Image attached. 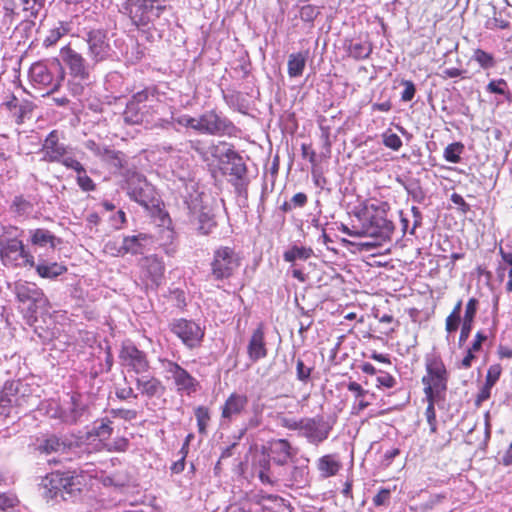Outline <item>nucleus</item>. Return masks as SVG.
Wrapping results in <instances>:
<instances>
[{"label":"nucleus","mask_w":512,"mask_h":512,"mask_svg":"<svg viewBox=\"0 0 512 512\" xmlns=\"http://www.w3.org/2000/svg\"><path fill=\"white\" fill-rule=\"evenodd\" d=\"M159 89L157 85L145 86L143 89L133 93L123 111V121L127 125H149L154 121L157 111L153 105L159 101Z\"/></svg>","instance_id":"obj_1"},{"label":"nucleus","mask_w":512,"mask_h":512,"mask_svg":"<svg viewBox=\"0 0 512 512\" xmlns=\"http://www.w3.org/2000/svg\"><path fill=\"white\" fill-rule=\"evenodd\" d=\"M450 373L440 355L425 358V374L422 376L425 397L445 399Z\"/></svg>","instance_id":"obj_2"},{"label":"nucleus","mask_w":512,"mask_h":512,"mask_svg":"<svg viewBox=\"0 0 512 512\" xmlns=\"http://www.w3.org/2000/svg\"><path fill=\"white\" fill-rule=\"evenodd\" d=\"M122 7L132 24L140 31H150L166 10L157 0H123Z\"/></svg>","instance_id":"obj_3"},{"label":"nucleus","mask_w":512,"mask_h":512,"mask_svg":"<svg viewBox=\"0 0 512 512\" xmlns=\"http://www.w3.org/2000/svg\"><path fill=\"white\" fill-rule=\"evenodd\" d=\"M241 256L234 247L221 245L213 250L209 262V275L213 281L229 280L241 266Z\"/></svg>","instance_id":"obj_4"},{"label":"nucleus","mask_w":512,"mask_h":512,"mask_svg":"<svg viewBox=\"0 0 512 512\" xmlns=\"http://www.w3.org/2000/svg\"><path fill=\"white\" fill-rule=\"evenodd\" d=\"M0 260L7 268L35 266L34 256L26 249L23 241L5 231L0 236Z\"/></svg>","instance_id":"obj_5"},{"label":"nucleus","mask_w":512,"mask_h":512,"mask_svg":"<svg viewBox=\"0 0 512 512\" xmlns=\"http://www.w3.org/2000/svg\"><path fill=\"white\" fill-rule=\"evenodd\" d=\"M61 139V131L54 129L49 132L40 148L41 160L46 163H59L67 168V164L76 158L71 155L70 148L61 142Z\"/></svg>","instance_id":"obj_6"},{"label":"nucleus","mask_w":512,"mask_h":512,"mask_svg":"<svg viewBox=\"0 0 512 512\" xmlns=\"http://www.w3.org/2000/svg\"><path fill=\"white\" fill-rule=\"evenodd\" d=\"M54 67L57 72L56 75L54 71L42 61L33 63L29 70V78L34 85L41 88H50L47 95L58 91L65 78V72L58 59L55 60Z\"/></svg>","instance_id":"obj_7"},{"label":"nucleus","mask_w":512,"mask_h":512,"mask_svg":"<svg viewBox=\"0 0 512 512\" xmlns=\"http://www.w3.org/2000/svg\"><path fill=\"white\" fill-rule=\"evenodd\" d=\"M169 328L189 349L200 347L205 337V327L186 318L174 319Z\"/></svg>","instance_id":"obj_8"},{"label":"nucleus","mask_w":512,"mask_h":512,"mask_svg":"<svg viewBox=\"0 0 512 512\" xmlns=\"http://www.w3.org/2000/svg\"><path fill=\"white\" fill-rule=\"evenodd\" d=\"M127 194L147 210L159 205L154 187L139 174H133L127 179Z\"/></svg>","instance_id":"obj_9"},{"label":"nucleus","mask_w":512,"mask_h":512,"mask_svg":"<svg viewBox=\"0 0 512 512\" xmlns=\"http://www.w3.org/2000/svg\"><path fill=\"white\" fill-rule=\"evenodd\" d=\"M121 365L136 374H142L150 369V362L144 351L138 349L132 342H124L119 351Z\"/></svg>","instance_id":"obj_10"},{"label":"nucleus","mask_w":512,"mask_h":512,"mask_svg":"<svg viewBox=\"0 0 512 512\" xmlns=\"http://www.w3.org/2000/svg\"><path fill=\"white\" fill-rule=\"evenodd\" d=\"M60 56L68 67L69 74L73 79L79 81H88L90 78V68L81 53L71 47L70 44L60 49Z\"/></svg>","instance_id":"obj_11"},{"label":"nucleus","mask_w":512,"mask_h":512,"mask_svg":"<svg viewBox=\"0 0 512 512\" xmlns=\"http://www.w3.org/2000/svg\"><path fill=\"white\" fill-rule=\"evenodd\" d=\"M161 362L166 372L171 375L178 392L191 395L197 391L199 382L186 369L172 360L164 359Z\"/></svg>","instance_id":"obj_12"},{"label":"nucleus","mask_w":512,"mask_h":512,"mask_svg":"<svg viewBox=\"0 0 512 512\" xmlns=\"http://www.w3.org/2000/svg\"><path fill=\"white\" fill-rule=\"evenodd\" d=\"M302 434L307 441L314 445H319L325 441L332 430V425L327 422L323 416L301 418Z\"/></svg>","instance_id":"obj_13"},{"label":"nucleus","mask_w":512,"mask_h":512,"mask_svg":"<svg viewBox=\"0 0 512 512\" xmlns=\"http://www.w3.org/2000/svg\"><path fill=\"white\" fill-rule=\"evenodd\" d=\"M88 54L94 63L107 60L112 52L106 31L94 29L87 33Z\"/></svg>","instance_id":"obj_14"},{"label":"nucleus","mask_w":512,"mask_h":512,"mask_svg":"<svg viewBox=\"0 0 512 512\" xmlns=\"http://www.w3.org/2000/svg\"><path fill=\"white\" fill-rule=\"evenodd\" d=\"M15 295L22 304H27L30 312L35 313L37 308L48 303L43 290L35 283H18L15 285Z\"/></svg>","instance_id":"obj_15"},{"label":"nucleus","mask_w":512,"mask_h":512,"mask_svg":"<svg viewBox=\"0 0 512 512\" xmlns=\"http://www.w3.org/2000/svg\"><path fill=\"white\" fill-rule=\"evenodd\" d=\"M140 268V276L146 286H159L161 283L165 265L163 261L156 255L142 257L138 262Z\"/></svg>","instance_id":"obj_16"},{"label":"nucleus","mask_w":512,"mask_h":512,"mask_svg":"<svg viewBox=\"0 0 512 512\" xmlns=\"http://www.w3.org/2000/svg\"><path fill=\"white\" fill-rule=\"evenodd\" d=\"M21 383L19 381H7L0 390V416L8 417L13 407H22L27 399L19 396Z\"/></svg>","instance_id":"obj_17"},{"label":"nucleus","mask_w":512,"mask_h":512,"mask_svg":"<svg viewBox=\"0 0 512 512\" xmlns=\"http://www.w3.org/2000/svg\"><path fill=\"white\" fill-rule=\"evenodd\" d=\"M0 107L8 112L9 117L17 125H22L26 118L31 117L36 106L28 99H18L14 94H11L7 100L1 103Z\"/></svg>","instance_id":"obj_18"},{"label":"nucleus","mask_w":512,"mask_h":512,"mask_svg":"<svg viewBox=\"0 0 512 512\" xmlns=\"http://www.w3.org/2000/svg\"><path fill=\"white\" fill-rule=\"evenodd\" d=\"M198 124V132L208 135H223L234 128L230 121L221 118L215 110L206 111L200 115Z\"/></svg>","instance_id":"obj_19"},{"label":"nucleus","mask_w":512,"mask_h":512,"mask_svg":"<svg viewBox=\"0 0 512 512\" xmlns=\"http://www.w3.org/2000/svg\"><path fill=\"white\" fill-rule=\"evenodd\" d=\"M247 356L253 363L258 362L268 356V348L265 336V325L260 322L252 331L248 344Z\"/></svg>","instance_id":"obj_20"},{"label":"nucleus","mask_w":512,"mask_h":512,"mask_svg":"<svg viewBox=\"0 0 512 512\" xmlns=\"http://www.w3.org/2000/svg\"><path fill=\"white\" fill-rule=\"evenodd\" d=\"M248 401L246 394L232 392L221 407V419L225 423H231L246 411Z\"/></svg>","instance_id":"obj_21"},{"label":"nucleus","mask_w":512,"mask_h":512,"mask_svg":"<svg viewBox=\"0 0 512 512\" xmlns=\"http://www.w3.org/2000/svg\"><path fill=\"white\" fill-rule=\"evenodd\" d=\"M314 252L311 247L293 245L289 250L283 254V259L286 262L292 263L291 274L293 278L299 282L304 283L308 279V275L298 268L295 264L296 260H307L313 256Z\"/></svg>","instance_id":"obj_22"},{"label":"nucleus","mask_w":512,"mask_h":512,"mask_svg":"<svg viewBox=\"0 0 512 512\" xmlns=\"http://www.w3.org/2000/svg\"><path fill=\"white\" fill-rule=\"evenodd\" d=\"M135 383L140 394L149 399L161 397L166 391V387L162 381L155 376L138 377Z\"/></svg>","instance_id":"obj_23"},{"label":"nucleus","mask_w":512,"mask_h":512,"mask_svg":"<svg viewBox=\"0 0 512 512\" xmlns=\"http://www.w3.org/2000/svg\"><path fill=\"white\" fill-rule=\"evenodd\" d=\"M87 147L104 162L116 169L124 167V154L108 147H100L94 141H89Z\"/></svg>","instance_id":"obj_24"},{"label":"nucleus","mask_w":512,"mask_h":512,"mask_svg":"<svg viewBox=\"0 0 512 512\" xmlns=\"http://www.w3.org/2000/svg\"><path fill=\"white\" fill-rule=\"evenodd\" d=\"M86 485V474L83 471H64L63 494H80Z\"/></svg>","instance_id":"obj_25"},{"label":"nucleus","mask_w":512,"mask_h":512,"mask_svg":"<svg viewBox=\"0 0 512 512\" xmlns=\"http://www.w3.org/2000/svg\"><path fill=\"white\" fill-rule=\"evenodd\" d=\"M317 469L323 478H330L339 473L342 463L337 454H326L317 460Z\"/></svg>","instance_id":"obj_26"},{"label":"nucleus","mask_w":512,"mask_h":512,"mask_svg":"<svg viewBox=\"0 0 512 512\" xmlns=\"http://www.w3.org/2000/svg\"><path fill=\"white\" fill-rule=\"evenodd\" d=\"M64 471H53L48 473L42 480V486L49 498H55L63 494Z\"/></svg>","instance_id":"obj_27"},{"label":"nucleus","mask_w":512,"mask_h":512,"mask_svg":"<svg viewBox=\"0 0 512 512\" xmlns=\"http://www.w3.org/2000/svg\"><path fill=\"white\" fill-rule=\"evenodd\" d=\"M270 449L276 464L283 466L293 457L292 446L287 439L272 440Z\"/></svg>","instance_id":"obj_28"},{"label":"nucleus","mask_w":512,"mask_h":512,"mask_svg":"<svg viewBox=\"0 0 512 512\" xmlns=\"http://www.w3.org/2000/svg\"><path fill=\"white\" fill-rule=\"evenodd\" d=\"M151 239L152 237L146 233H139L137 235L126 236L123 238V249L124 251H126V254H142L146 250L147 244L151 241Z\"/></svg>","instance_id":"obj_29"},{"label":"nucleus","mask_w":512,"mask_h":512,"mask_svg":"<svg viewBox=\"0 0 512 512\" xmlns=\"http://www.w3.org/2000/svg\"><path fill=\"white\" fill-rule=\"evenodd\" d=\"M67 169H72L76 172V181L82 191L90 192L96 189V184L93 179L87 175L86 169L83 164L78 161H70L67 164Z\"/></svg>","instance_id":"obj_30"},{"label":"nucleus","mask_w":512,"mask_h":512,"mask_svg":"<svg viewBox=\"0 0 512 512\" xmlns=\"http://www.w3.org/2000/svg\"><path fill=\"white\" fill-rule=\"evenodd\" d=\"M308 54V51H300L289 55L287 61V73L289 77L296 78L302 76L306 67Z\"/></svg>","instance_id":"obj_31"},{"label":"nucleus","mask_w":512,"mask_h":512,"mask_svg":"<svg viewBox=\"0 0 512 512\" xmlns=\"http://www.w3.org/2000/svg\"><path fill=\"white\" fill-rule=\"evenodd\" d=\"M31 233V244L34 246H49L52 249H55L56 246L61 242L60 238L56 237L51 231L44 228H37Z\"/></svg>","instance_id":"obj_32"},{"label":"nucleus","mask_w":512,"mask_h":512,"mask_svg":"<svg viewBox=\"0 0 512 512\" xmlns=\"http://www.w3.org/2000/svg\"><path fill=\"white\" fill-rule=\"evenodd\" d=\"M347 389L353 393L355 404L352 407V414L358 415L364 409H366L370 402L366 400V396L369 391L364 389L361 384L351 381L347 384Z\"/></svg>","instance_id":"obj_33"},{"label":"nucleus","mask_w":512,"mask_h":512,"mask_svg":"<svg viewBox=\"0 0 512 512\" xmlns=\"http://www.w3.org/2000/svg\"><path fill=\"white\" fill-rule=\"evenodd\" d=\"M32 268H35L39 277L46 279H54L67 272V267L58 262L47 263L45 261H39V263H35V266Z\"/></svg>","instance_id":"obj_34"},{"label":"nucleus","mask_w":512,"mask_h":512,"mask_svg":"<svg viewBox=\"0 0 512 512\" xmlns=\"http://www.w3.org/2000/svg\"><path fill=\"white\" fill-rule=\"evenodd\" d=\"M347 55L356 61L369 58L373 51V45L370 41H353L347 45Z\"/></svg>","instance_id":"obj_35"},{"label":"nucleus","mask_w":512,"mask_h":512,"mask_svg":"<svg viewBox=\"0 0 512 512\" xmlns=\"http://www.w3.org/2000/svg\"><path fill=\"white\" fill-rule=\"evenodd\" d=\"M254 470L259 480L265 485L274 486L280 480L270 472V461L265 456L254 464Z\"/></svg>","instance_id":"obj_36"},{"label":"nucleus","mask_w":512,"mask_h":512,"mask_svg":"<svg viewBox=\"0 0 512 512\" xmlns=\"http://www.w3.org/2000/svg\"><path fill=\"white\" fill-rule=\"evenodd\" d=\"M496 334V322L494 321L492 326L490 328H482L479 329L475 335L474 338L468 347L472 351L478 353L481 349L483 344L489 339L494 338Z\"/></svg>","instance_id":"obj_37"},{"label":"nucleus","mask_w":512,"mask_h":512,"mask_svg":"<svg viewBox=\"0 0 512 512\" xmlns=\"http://www.w3.org/2000/svg\"><path fill=\"white\" fill-rule=\"evenodd\" d=\"M461 308L462 300H458L450 314L446 317L445 331L448 334H453L459 329L461 323Z\"/></svg>","instance_id":"obj_38"},{"label":"nucleus","mask_w":512,"mask_h":512,"mask_svg":"<svg viewBox=\"0 0 512 512\" xmlns=\"http://www.w3.org/2000/svg\"><path fill=\"white\" fill-rule=\"evenodd\" d=\"M427 401V407L425 409V417L430 428V433L435 434L437 432V418L435 404L444 401L442 398L425 397Z\"/></svg>","instance_id":"obj_39"},{"label":"nucleus","mask_w":512,"mask_h":512,"mask_svg":"<svg viewBox=\"0 0 512 512\" xmlns=\"http://www.w3.org/2000/svg\"><path fill=\"white\" fill-rule=\"evenodd\" d=\"M465 146L462 142H453L446 146L443 152V158L450 163L457 164L461 161V155L464 153Z\"/></svg>","instance_id":"obj_40"},{"label":"nucleus","mask_w":512,"mask_h":512,"mask_svg":"<svg viewBox=\"0 0 512 512\" xmlns=\"http://www.w3.org/2000/svg\"><path fill=\"white\" fill-rule=\"evenodd\" d=\"M197 421L198 432L205 435L207 432L208 424L211 420L210 410L206 406H197L194 410Z\"/></svg>","instance_id":"obj_41"},{"label":"nucleus","mask_w":512,"mask_h":512,"mask_svg":"<svg viewBox=\"0 0 512 512\" xmlns=\"http://www.w3.org/2000/svg\"><path fill=\"white\" fill-rule=\"evenodd\" d=\"M65 448L64 442L60 441V439L55 436L47 437L38 447V450L41 453L51 454L54 452H58Z\"/></svg>","instance_id":"obj_42"},{"label":"nucleus","mask_w":512,"mask_h":512,"mask_svg":"<svg viewBox=\"0 0 512 512\" xmlns=\"http://www.w3.org/2000/svg\"><path fill=\"white\" fill-rule=\"evenodd\" d=\"M46 0H21L22 10L28 17L37 18L44 8Z\"/></svg>","instance_id":"obj_43"},{"label":"nucleus","mask_w":512,"mask_h":512,"mask_svg":"<svg viewBox=\"0 0 512 512\" xmlns=\"http://www.w3.org/2000/svg\"><path fill=\"white\" fill-rule=\"evenodd\" d=\"M473 59L483 69H490L495 66L494 56L480 48L476 49L473 53Z\"/></svg>","instance_id":"obj_44"},{"label":"nucleus","mask_w":512,"mask_h":512,"mask_svg":"<svg viewBox=\"0 0 512 512\" xmlns=\"http://www.w3.org/2000/svg\"><path fill=\"white\" fill-rule=\"evenodd\" d=\"M113 432L112 421L109 418H102L100 423L94 427V435L101 441L109 439Z\"/></svg>","instance_id":"obj_45"},{"label":"nucleus","mask_w":512,"mask_h":512,"mask_svg":"<svg viewBox=\"0 0 512 512\" xmlns=\"http://www.w3.org/2000/svg\"><path fill=\"white\" fill-rule=\"evenodd\" d=\"M480 302L476 297H471L465 304L464 315L461 321L474 323Z\"/></svg>","instance_id":"obj_46"},{"label":"nucleus","mask_w":512,"mask_h":512,"mask_svg":"<svg viewBox=\"0 0 512 512\" xmlns=\"http://www.w3.org/2000/svg\"><path fill=\"white\" fill-rule=\"evenodd\" d=\"M198 231L203 235H208L216 227L214 218L208 213L202 212L198 217Z\"/></svg>","instance_id":"obj_47"},{"label":"nucleus","mask_w":512,"mask_h":512,"mask_svg":"<svg viewBox=\"0 0 512 512\" xmlns=\"http://www.w3.org/2000/svg\"><path fill=\"white\" fill-rule=\"evenodd\" d=\"M32 207L33 205L30 201L25 199L22 195H17L14 197L10 208L12 212L17 215H23L31 210Z\"/></svg>","instance_id":"obj_48"},{"label":"nucleus","mask_w":512,"mask_h":512,"mask_svg":"<svg viewBox=\"0 0 512 512\" xmlns=\"http://www.w3.org/2000/svg\"><path fill=\"white\" fill-rule=\"evenodd\" d=\"M67 32L68 29L64 27L63 23L59 27L51 29L43 41L44 46L49 47L56 44Z\"/></svg>","instance_id":"obj_49"},{"label":"nucleus","mask_w":512,"mask_h":512,"mask_svg":"<svg viewBox=\"0 0 512 512\" xmlns=\"http://www.w3.org/2000/svg\"><path fill=\"white\" fill-rule=\"evenodd\" d=\"M382 141L387 148L394 151H398L402 147L401 138L390 130L382 134Z\"/></svg>","instance_id":"obj_50"},{"label":"nucleus","mask_w":512,"mask_h":512,"mask_svg":"<svg viewBox=\"0 0 512 512\" xmlns=\"http://www.w3.org/2000/svg\"><path fill=\"white\" fill-rule=\"evenodd\" d=\"M320 14L318 7L307 4L300 8V18L302 21L307 23H313Z\"/></svg>","instance_id":"obj_51"},{"label":"nucleus","mask_w":512,"mask_h":512,"mask_svg":"<svg viewBox=\"0 0 512 512\" xmlns=\"http://www.w3.org/2000/svg\"><path fill=\"white\" fill-rule=\"evenodd\" d=\"M397 384L396 378L388 372L379 371V375L376 378L377 388L391 389Z\"/></svg>","instance_id":"obj_52"},{"label":"nucleus","mask_w":512,"mask_h":512,"mask_svg":"<svg viewBox=\"0 0 512 512\" xmlns=\"http://www.w3.org/2000/svg\"><path fill=\"white\" fill-rule=\"evenodd\" d=\"M313 370L314 366H307L302 359H297L296 376L299 381L304 383L308 382Z\"/></svg>","instance_id":"obj_53"},{"label":"nucleus","mask_w":512,"mask_h":512,"mask_svg":"<svg viewBox=\"0 0 512 512\" xmlns=\"http://www.w3.org/2000/svg\"><path fill=\"white\" fill-rule=\"evenodd\" d=\"M229 163L231 164L230 175L235 177L236 180H242L247 174V166L243 162V158L241 157Z\"/></svg>","instance_id":"obj_54"},{"label":"nucleus","mask_w":512,"mask_h":512,"mask_svg":"<svg viewBox=\"0 0 512 512\" xmlns=\"http://www.w3.org/2000/svg\"><path fill=\"white\" fill-rule=\"evenodd\" d=\"M510 27V22L503 18L501 14L494 13L493 17L486 22V28L490 30H505Z\"/></svg>","instance_id":"obj_55"},{"label":"nucleus","mask_w":512,"mask_h":512,"mask_svg":"<svg viewBox=\"0 0 512 512\" xmlns=\"http://www.w3.org/2000/svg\"><path fill=\"white\" fill-rule=\"evenodd\" d=\"M502 373V367L500 364L491 365L486 374L485 384L488 388H492L499 380Z\"/></svg>","instance_id":"obj_56"},{"label":"nucleus","mask_w":512,"mask_h":512,"mask_svg":"<svg viewBox=\"0 0 512 512\" xmlns=\"http://www.w3.org/2000/svg\"><path fill=\"white\" fill-rule=\"evenodd\" d=\"M111 417L120 418L125 421H132L138 417V412L135 409L117 408L109 411Z\"/></svg>","instance_id":"obj_57"},{"label":"nucleus","mask_w":512,"mask_h":512,"mask_svg":"<svg viewBox=\"0 0 512 512\" xmlns=\"http://www.w3.org/2000/svg\"><path fill=\"white\" fill-rule=\"evenodd\" d=\"M123 248H124V240L122 241L121 245H118V243L116 241L109 240L105 243L103 251H104V253H106L108 255L118 257V256H123L126 254V251H124Z\"/></svg>","instance_id":"obj_58"},{"label":"nucleus","mask_w":512,"mask_h":512,"mask_svg":"<svg viewBox=\"0 0 512 512\" xmlns=\"http://www.w3.org/2000/svg\"><path fill=\"white\" fill-rule=\"evenodd\" d=\"M19 504V500L16 495L9 493H0V510L6 511L14 508Z\"/></svg>","instance_id":"obj_59"},{"label":"nucleus","mask_w":512,"mask_h":512,"mask_svg":"<svg viewBox=\"0 0 512 512\" xmlns=\"http://www.w3.org/2000/svg\"><path fill=\"white\" fill-rule=\"evenodd\" d=\"M278 420H279V424L283 428H286L288 430H293V431H296V430L301 431V428H302V423H300L301 418L296 419V418H290V417H287L284 415H279Z\"/></svg>","instance_id":"obj_60"},{"label":"nucleus","mask_w":512,"mask_h":512,"mask_svg":"<svg viewBox=\"0 0 512 512\" xmlns=\"http://www.w3.org/2000/svg\"><path fill=\"white\" fill-rule=\"evenodd\" d=\"M301 154L303 158H307L312 165V171H314L315 167L318 165L317 154L315 150L312 148L311 144L303 143L301 145Z\"/></svg>","instance_id":"obj_61"},{"label":"nucleus","mask_w":512,"mask_h":512,"mask_svg":"<svg viewBox=\"0 0 512 512\" xmlns=\"http://www.w3.org/2000/svg\"><path fill=\"white\" fill-rule=\"evenodd\" d=\"M401 84L404 86V90L401 93V100L403 102L411 101L416 94L415 84L411 80H405V79H403L401 81Z\"/></svg>","instance_id":"obj_62"},{"label":"nucleus","mask_w":512,"mask_h":512,"mask_svg":"<svg viewBox=\"0 0 512 512\" xmlns=\"http://www.w3.org/2000/svg\"><path fill=\"white\" fill-rule=\"evenodd\" d=\"M487 91L494 94L504 95L507 90V82L504 79L492 80L486 87Z\"/></svg>","instance_id":"obj_63"},{"label":"nucleus","mask_w":512,"mask_h":512,"mask_svg":"<svg viewBox=\"0 0 512 512\" xmlns=\"http://www.w3.org/2000/svg\"><path fill=\"white\" fill-rule=\"evenodd\" d=\"M129 447V440L126 437H117L107 444V449L114 452H125Z\"/></svg>","instance_id":"obj_64"}]
</instances>
